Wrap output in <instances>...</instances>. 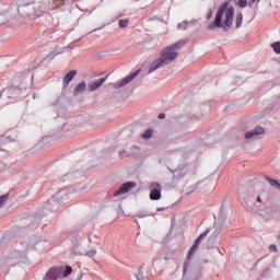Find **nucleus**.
<instances>
[{"instance_id":"obj_14","label":"nucleus","mask_w":280,"mask_h":280,"mask_svg":"<svg viewBox=\"0 0 280 280\" xmlns=\"http://www.w3.org/2000/svg\"><path fill=\"white\" fill-rule=\"evenodd\" d=\"M266 180H268V183H269V185L271 187H275V189H278V191H280V183H279V180L272 179L270 177H266Z\"/></svg>"},{"instance_id":"obj_33","label":"nucleus","mask_w":280,"mask_h":280,"mask_svg":"<svg viewBox=\"0 0 280 280\" xmlns=\"http://www.w3.org/2000/svg\"><path fill=\"white\" fill-rule=\"evenodd\" d=\"M256 200L257 202H261V196H258Z\"/></svg>"},{"instance_id":"obj_25","label":"nucleus","mask_w":280,"mask_h":280,"mask_svg":"<svg viewBox=\"0 0 280 280\" xmlns=\"http://www.w3.org/2000/svg\"><path fill=\"white\" fill-rule=\"evenodd\" d=\"M273 51L280 54V42H276L272 44Z\"/></svg>"},{"instance_id":"obj_32","label":"nucleus","mask_w":280,"mask_h":280,"mask_svg":"<svg viewBox=\"0 0 280 280\" xmlns=\"http://www.w3.org/2000/svg\"><path fill=\"white\" fill-rule=\"evenodd\" d=\"M256 1H257V0H249V1H248L249 8L253 7V4H254Z\"/></svg>"},{"instance_id":"obj_9","label":"nucleus","mask_w":280,"mask_h":280,"mask_svg":"<svg viewBox=\"0 0 280 280\" xmlns=\"http://www.w3.org/2000/svg\"><path fill=\"white\" fill-rule=\"evenodd\" d=\"M265 129L264 127H255L254 129L247 131L245 133V139H254V137H259V135H264Z\"/></svg>"},{"instance_id":"obj_2","label":"nucleus","mask_w":280,"mask_h":280,"mask_svg":"<svg viewBox=\"0 0 280 280\" xmlns=\"http://www.w3.org/2000/svg\"><path fill=\"white\" fill-rule=\"evenodd\" d=\"M209 235V230L200 234L194 242L192 246L188 250L187 254V260L184 262L183 268V280H188L189 277L194 275V265H191V257L198 253V248L200 247V244H202V240Z\"/></svg>"},{"instance_id":"obj_1","label":"nucleus","mask_w":280,"mask_h":280,"mask_svg":"<svg viewBox=\"0 0 280 280\" xmlns=\"http://www.w3.org/2000/svg\"><path fill=\"white\" fill-rule=\"evenodd\" d=\"M235 19V8L229 7V2H223L215 14L214 21L208 25V30H223L229 32L233 27Z\"/></svg>"},{"instance_id":"obj_6","label":"nucleus","mask_w":280,"mask_h":280,"mask_svg":"<svg viewBox=\"0 0 280 280\" xmlns=\"http://www.w3.org/2000/svg\"><path fill=\"white\" fill-rule=\"evenodd\" d=\"M135 187H137V183L127 182L122 184L116 192H114V197L124 196V194H128V191H131Z\"/></svg>"},{"instance_id":"obj_31","label":"nucleus","mask_w":280,"mask_h":280,"mask_svg":"<svg viewBox=\"0 0 280 280\" xmlns=\"http://www.w3.org/2000/svg\"><path fill=\"white\" fill-rule=\"evenodd\" d=\"M159 119H165V113H161V114H159Z\"/></svg>"},{"instance_id":"obj_35","label":"nucleus","mask_w":280,"mask_h":280,"mask_svg":"<svg viewBox=\"0 0 280 280\" xmlns=\"http://www.w3.org/2000/svg\"><path fill=\"white\" fill-rule=\"evenodd\" d=\"M3 97V94H0V98Z\"/></svg>"},{"instance_id":"obj_3","label":"nucleus","mask_w":280,"mask_h":280,"mask_svg":"<svg viewBox=\"0 0 280 280\" xmlns=\"http://www.w3.org/2000/svg\"><path fill=\"white\" fill-rule=\"evenodd\" d=\"M177 58H178V52L176 50H172V48L170 47H166L164 50H162L161 57L159 59H155L151 63L148 73H153V71L161 69V67H165L171 62H174V60Z\"/></svg>"},{"instance_id":"obj_16","label":"nucleus","mask_w":280,"mask_h":280,"mask_svg":"<svg viewBox=\"0 0 280 280\" xmlns=\"http://www.w3.org/2000/svg\"><path fill=\"white\" fill-rule=\"evenodd\" d=\"M242 23H244V14L238 13L236 15V27L237 28L242 27Z\"/></svg>"},{"instance_id":"obj_11","label":"nucleus","mask_w":280,"mask_h":280,"mask_svg":"<svg viewBox=\"0 0 280 280\" xmlns=\"http://www.w3.org/2000/svg\"><path fill=\"white\" fill-rule=\"evenodd\" d=\"M104 82H106V80L104 78L93 81L92 83L89 84L90 91L91 92L97 91V89H100V86H102V84H104Z\"/></svg>"},{"instance_id":"obj_5","label":"nucleus","mask_w":280,"mask_h":280,"mask_svg":"<svg viewBox=\"0 0 280 280\" xmlns=\"http://www.w3.org/2000/svg\"><path fill=\"white\" fill-rule=\"evenodd\" d=\"M150 199L151 200H161V190L162 186L161 184L156 182H152L150 185Z\"/></svg>"},{"instance_id":"obj_15","label":"nucleus","mask_w":280,"mask_h":280,"mask_svg":"<svg viewBox=\"0 0 280 280\" xmlns=\"http://www.w3.org/2000/svg\"><path fill=\"white\" fill-rule=\"evenodd\" d=\"M185 40H179L171 46H168V49H172V51H176V49H180L183 45H185Z\"/></svg>"},{"instance_id":"obj_21","label":"nucleus","mask_w":280,"mask_h":280,"mask_svg":"<svg viewBox=\"0 0 280 280\" xmlns=\"http://www.w3.org/2000/svg\"><path fill=\"white\" fill-rule=\"evenodd\" d=\"M236 5H237L238 8L244 9V8H246V5H248V0H238L237 3H236Z\"/></svg>"},{"instance_id":"obj_24","label":"nucleus","mask_w":280,"mask_h":280,"mask_svg":"<svg viewBox=\"0 0 280 280\" xmlns=\"http://www.w3.org/2000/svg\"><path fill=\"white\" fill-rule=\"evenodd\" d=\"M73 272V268L71 266L66 267L63 270V277H69Z\"/></svg>"},{"instance_id":"obj_29","label":"nucleus","mask_w":280,"mask_h":280,"mask_svg":"<svg viewBox=\"0 0 280 280\" xmlns=\"http://www.w3.org/2000/svg\"><path fill=\"white\" fill-rule=\"evenodd\" d=\"M213 16V10H209L208 14H207V19L210 20Z\"/></svg>"},{"instance_id":"obj_30","label":"nucleus","mask_w":280,"mask_h":280,"mask_svg":"<svg viewBox=\"0 0 280 280\" xmlns=\"http://www.w3.org/2000/svg\"><path fill=\"white\" fill-rule=\"evenodd\" d=\"M269 250H273L275 253H277V245H270Z\"/></svg>"},{"instance_id":"obj_27","label":"nucleus","mask_w":280,"mask_h":280,"mask_svg":"<svg viewBox=\"0 0 280 280\" xmlns=\"http://www.w3.org/2000/svg\"><path fill=\"white\" fill-rule=\"evenodd\" d=\"M136 278L137 280H145V278L143 277V271H141V269H139L138 273H136Z\"/></svg>"},{"instance_id":"obj_13","label":"nucleus","mask_w":280,"mask_h":280,"mask_svg":"<svg viewBox=\"0 0 280 280\" xmlns=\"http://www.w3.org/2000/svg\"><path fill=\"white\" fill-rule=\"evenodd\" d=\"M48 205L50 206V211H57V209L60 207V202L56 199V197H52L48 200Z\"/></svg>"},{"instance_id":"obj_7","label":"nucleus","mask_w":280,"mask_h":280,"mask_svg":"<svg viewBox=\"0 0 280 280\" xmlns=\"http://www.w3.org/2000/svg\"><path fill=\"white\" fill-rule=\"evenodd\" d=\"M62 277V267L51 268L45 276L46 280H57Z\"/></svg>"},{"instance_id":"obj_22","label":"nucleus","mask_w":280,"mask_h":280,"mask_svg":"<svg viewBox=\"0 0 280 280\" xmlns=\"http://www.w3.org/2000/svg\"><path fill=\"white\" fill-rule=\"evenodd\" d=\"M187 27H189V22L188 21H184L183 23H179L177 25L178 30H187Z\"/></svg>"},{"instance_id":"obj_23","label":"nucleus","mask_w":280,"mask_h":280,"mask_svg":"<svg viewBox=\"0 0 280 280\" xmlns=\"http://www.w3.org/2000/svg\"><path fill=\"white\" fill-rule=\"evenodd\" d=\"M97 240H100V237L97 236V234H90L89 235V242L90 243H95V244H97Z\"/></svg>"},{"instance_id":"obj_26","label":"nucleus","mask_w":280,"mask_h":280,"mask_svg":"<svg viewBox=\"0 0 280 280\" xmlns=\"http://www.w3.org/2000/svg\"><path fill=\"white\" fill-rule=\"evenodd\" d=\"M95 255H97L96 249H90V250L86 252L88 257H95Z\"/></svg>"},{"instance_id":"obj_19","label":"nucleus","mask_w":280,"mask_h":280,"mask_svg":"<svg viewBox=\"0 0 280 280\" xmlns=\"http://www.w3.org/2000/svg\"><path fill=\"white\" fill-rule=\"evenodd\" d=\"M8 198H10V194H4L0 196V209L1 207H3V203L5 202V200H8Z\"/></svg>"},{"instance_id":"obj_17","label":"nucleus","mask_w":280,"mask_h":280,"mask_svg":"<svg viewBox=\"0 0 280 280\" xmlns=\"http://www.w3.org/2000/svg\"><path fill=\"white\" fill-rule=\"evenodd\" d=\"M142 139H152V129H148L145 130L142 135H141Z\"/></svg>"},{"instance_id":"obj_12","label":"nucleus","mask_w":280,"mask_h":280,"mask_svg":"<svg viewBox=\"0 0 280 280\" xmlns=\"http://www.w3.org/2000/svg\"><path fill=\"white\" fill-rule=\"evenodd\" d=\"M84 91H86V82L83 81L74 88L73 95L78 96L80 93H84Z\"/></svg>"},{"instance_id":"obj_20","label":"nucleus","mask_w":280,"mask_h":280,"mask_svg":"<svg viewBox=\"0 0 280 280\" xmlns=\"http://www.w3.org/2000/svg\"><path fill=\"white\" fill-rule=\"evenodd\" d=\"M148 215H150L148 211L141 210L135 215V218H148Z\"/></svg>"},{"instance_id":"obj_18","label":"nucleus","mask_w":280,"mask_h":280,"mask_svg":"<svg viewBox=\"0 0 280 280\" xmlns=\"http://www.w3.org/2000/svg\"><path fill=\"white\" fill-rule=\"evenodd\" d=\"M130 23V21L128 19L125 20H119L118 21V25L119 27L124 28V27H128V24Z\"/></svg>"},{"instance_id":"obj_28","label":"nucleus","mask_w":280,"mask_h":280,"mask_svg":"<svg viewBox=\"0 0 280 280\" xmlns=\"http://www.w3.org/2000/svg\"><path fill=\"white\" fill-rule=\"evenodd\" d=\"M213 242H214V240L213 238H209L208 240V248H213Z\"/></svg>"},{"instance_id":"obj_8","label":"nucleus","mask_w":280,"mask_h":280,"mask_svg":"<svg viewBox=\"0 0 280 280\" xmlns=\"http://www.w3.org/2000/svg\"><path fill=\"white\" fill-rule=\"evenodd\" d=\"M139 71L140 70L132 72L130 75L126 77L120 82L116 83L114 85V89H121V88L126 86L127 84H130V82H132V80H135V78H137V75H139Z\"/></svg>"},{"instance_id":"obj_34","label":"nucleus","mask_w":280,"mask_h":280,"mask_svg":"<svg viewBox=\"0 0 280 280\" xmlns=\"http://www.w3.org/2000/svg\"><path fill=\"white\" fill-rule=\"evenodd\" d=\"M165 208H158L156 211H164Z\"/></svg>"},{"instance_id":"obj_10","label":"nucleus","mask_w":280,"mask_h":280,"mask_svg":"<svg viewBox=\"0 0 280 280\" xmlns=\"http://www.w3.org/2000/svg\"><path fill=\"white\" fill-rule=\"evenodd\" d=\"M75 75H78V71L75 70H71L65 75L63 89H67V86H69L70 82L73 80V78H75Z\"/></svg>"},{"instance_id":"obj_4","label":"nucleus","mask_w":280,"mask_h":280,"mask_svg":"<svg viewBox=\"0 0 280 280\" xmlns=\"http://www.w3.org/2000/svg\"><path fill=\"white\" fill-rule=\"evenodd\" d=\"M18 13L22 19H36V16H39L40 13L36 9L35 4L28 3V4H20L18 7Z\"/></svg>"}]
</instances>
